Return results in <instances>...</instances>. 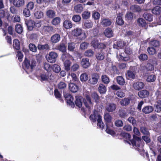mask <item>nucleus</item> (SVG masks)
Listing matches in <instances>:
<instances>
[{"label":"nucleus","mask_w":161,"mask_h":161,"mask_svg":"<svg viewBox=\"0 0 161 161\" xmlns=\"http://www.w3.org/2000/svg\"><path fill=\"white\" fill-rule=\"evenodd\" d=\"M13 46L14 48L18 50L19 48V42L17 39H14L13 41Z\"/></svg>","instance_id":"40"},{"label":"nucleus","mask_w":161,"mask_h":161,"mask_svg":"<svg viewBox=\"0 0 161 161\" xmlns=\"http://www.w3.org/2000/svg\"><path fill=\"white\" fill-rule=\"evenodd\" d=\"M90 16V13L88 11H85L82 14V17L83 19H87L89 18Z\"/></svg>","instance_id":"48"},{"label":"nucleus","mask_w":161,"mask_h":161,"mask_svg":"<svg viewBox=\"0 0 161 161\" xmlns=\"http://www.w3.org/2000/svg\"><path fill=\"white\" fill-rule=\"evenodd\" d=\"M63 94L64 97L66 100L67 104L70 106L71 107L74 108L75 104L73 102V97L69 93L64 92Z\"/></svg>","instance_id":"8"},{"label":"nucleus","mask_w":161,"mask_h":161,"mask_svg":"<svg viewBox=\"0 0 161 161\" xmlns=\"http://www.w3.org/2000/svg\"><path fill=\"white\" fill-rule=\"evenodd\" d=\"M34 15L36 18L40 19L43 17V13L40 11H37L35 13Z\"/></svg>","instance_id":"42"},{"label":"nucleus","mask_w":161,"mask_h":161,"mask_svg":"<svg viewBox=\"0 0 161 161\" xmlns=\"http://www.w3.org/2000/svg\"><path fill=\"white\" fill-rule=\"evenodd\" d=\"M150 45L157 47L159 45V42L156 40H153L151 41L149 43Z\"/></svg>","instance_id":"57"},{"label":"nucleus","mask_w":161,"mask_h":161,"mask_svg":"<svg viewBox=\"0 0 161 161\" xmlns=\"http://www.w3.org/2000/svg\"><path fill=\"white\" fill-rule=\"evenodd\" d=\"M143 17L147 21L151 22L153 19V15L150 14L144 13Z\"/></svg>","instance_id":"33"},{"label":"nucleus","mask_w":161,"mask_h":161,"mask_svg":"<svg viewBox=\"0 0 161 161\" xmlns=\"http://www.w3.org/2000/svg\"><path fill=\"white\" fill-rule=\"evenodd\" d=\"M43 30L45 32H49L52 31L53 28L51 26H44L43 27Z\"/></svg>","instance_id":"43"},{"label":"nucleus","mask_w":161,"mask_h":161,"mask_svg":"<svg viewBox=\"0 0 161 161\" xmlns=\"http://www.w3.org/2000/svg\"><path fill=\"white\" fill-rule=\"evenodd\" d=\"M98 90L101 94H104L106 92L107 89L104 85L102 84H100L98 88Z\"/></svg>","instance_id":"23"},{"label":"nucleus","mask_w":161,"mask_h":161,"mask_svg":"<svg viewBox=\"0 0 161 161\" xmlns=\"http://www.w3.org/2000/svg\"><path fill=\"white\" fill-rule=\"evenodd\" d=\"M80 80L82 81H86L88 79V76L87 74L84 73L82 74L80 77Z\"/></svg>","instance_id":"50"},{"label":"nucleus","mask_w":161,"mask_h":161,"mask_svg":"<svg viewBox=\"0 0 161 161\" xmlns=\"http://www.w3.org/2000/svg\"><path fill=\"white\" fill-rule=\"evenodd\" d=\"M15 31L19 34L21 33L23 31V28L20 24L16 25L15 26Z\"/></svg>","instance_id":"47"},{"label":"nucleus","mask_w":161,"mask_h":161,"mask_svg":"<svg viewBox=\"0 0 161 161\" xmlns=\"http://www.w3.org/2000/svg\"><path fill=\"white\" fill-rule=\"evenodd\" d=\"M125 45V43L124 42L121 40H119L117 41V44H114L113 45V47L114 48L118 49V47L121 48L123 47Z\"/></svg>","instance_id":"25"},{"label":"nucleus","mask_w":161,"mask_h":161,"mask_svg":"<svg viewBox=\"0 0 161 161\" xmlns=\"http://www.w3.org/2000/svg\"><path fill=\"white\" fill-rule=\"evenodd\" d=\"M126 75V76H128L129 78L134 79L135 77L134 73L130 70H128Z\"/></svg>","instance_id":"61"},{"label":"nucleus","mask_w":161,"mask_h":161,"mask_svg":"<svg viewBox=\"0 0 161 161\" xmlns=\"http://www.w3.org/2000/svg\"><path fill=\"white\" fill-rule=\"evenodd\" d=\"M98 41L96 39H93L91 42V45L95 48H98L99 44Z\"/></svg>","instance_id":"36"},{"label":"nucleus","mask_w":161,"mask_h":161,"mask_svg":"<svg viewBox=\"0 0 161 161\" xmlns=\"http://www.w3.org/2000/svg\"><path fill=\"white\" fill-rule=\"evenodd\" d=\"M130 102V100L128 99L124 98L120 101V103L122 105H128Z\"/></svg>","instance_id":"54"},{"label":"nucleus","mask_w":161,"mask_h":161,"mask_svg":"<svg viewBox=\"0 0 161 161\" xmlns=\"http://www.w3.org/2000/svg\"><path fill=\"white\" fill-rule=\"evenodd\" d=\"M140 130L141 132L143 133L144 135L147 136L149 135V132L145 127H141Z\"/></svg>","instance_id":"59"},{"label":"nucleus","mask_w":161,"mask_h":161,"mask_svg":"<svg viewBox=\"0 0 161 161\" xmlns=\"http://www.w3.org/2000/svg\"><path fill=\"white\" fill-rule=\"evenodd\" d=\"M61 19L59 17H56L54 18L52 21V23L54 25H58L60 22Z\"/></svg>","instance_id":"39"},{"label":"nucleus","mask_w":161,"mask_h":161,"mask_svg":"<svg viewBox=\"0 0 161 161\" xmlns=\"http://www.w3.org/2000/svg\"><path fill=\"white\" fill-rule=\"evenodd\" d=\"M147 52L150 55H153L156 53L155 49L152 47H150L147 48Z\"/></svg>","instance_id":"56"},{"label":"nucleus","mask_w":161,"mask_h":161,"mask_svg":"<svg viewBox=\"0 0 161 161\" xmlns=\"http://www.w3.org/2000/svg\"><path fill=\"white\" fill-rule=\"evenodd\" d=\"M76 100L75 101V103L76 105L79 108L81 107V110L85 112V110L82 107V102L83 101L86 107L89 111H90L93 107V105L92 102L90 97L88 95H86V99H84L81 96H77L75 97Z\"/></svg>","instance_id":"2"},{"label":"nucleus","mask_w":161,"mask_h":161,"mask_svg":"<svg viewBox=\"0 0 161 161\" xmlns=\"http://www.w3.org/2000/svg\"><path fill=\"white\" fill-rule=\"evenodd\" d=\"M99 77V76L98 74L93 73L92 78L89 79L88 82L91 84L95 85L97 83Z\"/></svg>","instance_id":"10"},{"label":"nucleus","mask_w":161,"mask_h":161,"mask_svg":"<svg viewBox=\"0 0 161 161\" xmlns=\"http://www.w3.org/2000/svg\"><path fill=\"white\" fill-rule=\"evenodd\" d=\"M80 64L83 68L86 69L91 65L89 59L88 58H83L80 62Z\"/></svg>","instance_id":"13"},{"label":"nucleus","mask_w":161,"mask_h":161,"mask_svg":"<svg viewBox=\"0 0 161 161\" xmlns=\"http://www.w3.org/2000/svg\"><path fill=\"white\" fill-rule=\"evenodd\" d=\"M10 15V14L7 10H0V18L6 19L10 21L11 18Z\"/></svg>","instance_id":"11"},{"label":"nucleus","mask_w":161,"mask_h":161,"mask_svg":"<svg viewBox=\"0 0 161 161\" xmlns=\"http://www.w3.org/2000/svg\"><path fill=\"white\" fill-rule=\"evenodd\" d=\"M161 12V7L159 6H156L152 10V13L155 14H159Z\"/></svg>","instance_id":"32"},{"label":"nucleus","mask_w":161,"mask_h":161,"mask_svg":"<svg viewBox=\"0 0 161 161\" xmlns=\"http://www.w3.org/2000/svg\"><path fill=\"white\" fill-rule=\"evenodd\" d=\"M104 119L106 122H109L111 121V117L109 114L106 113L104 115Z\"/></svg>","instance_id":"62"},{"label":"nucleus","mask_w":161,"mask_h":161,"mask_svg":"<svg viewBox=\"0 0 161 161\" xmlns=\"http://www.w3.org/2000/svg\"><path fill=\"white\" fill-rule=\"evenodd\" d=\"M63 27L66 29H69L73 26V24L72 22L68 19L64 20L63 24Z\"/></svg>","instance_id":"20"},{"label":"nucleus","mask_w":161,"mask_h":161,"mask_svg":"<svg viewBox=\"0 0 161 161\" xmlns=\"http://www.w3.org/2000/svg\"><path fill=\"white\" fill-rule=\"evenodd\" d=\"M101 23L104 26H107L111 25L112 22L107 18H102L101 19Z\"/></svg>","instance_id":"19"},{"label":"nucleus","mask_w":161,"mask_h":161,"mask_svg":"<svg viewBox=\"0 0 161 161\" xmlns=\"http://www.w3.org/2000/svg\"><path fill=\"white\" fill-rule=\"evenodd\" d=\"M36 65V61L35 60H32L30 61L25 59L24 61L23 69L27 74H29L32 72L33 68Z\"/></svg>","instance_id":"5"},{"label":"nucleus","mask_w":161,"mask_h":161,"mask_svg":"<svg viewBox=\"0 0 161 161\" xmlns=\"http://www.w3.org/2000/svg\"><path fill=\"white\" fill-rule=\"evenodd\" d=\"M94 53V51L92 49H90L86 51L85 52L84 55L87 57H90L93 56Z\"/></svg>","instance_id":"45"},{"label":"nucleus","mask_w":161,"mask_h":161,"mask_svg":"<svg viewBox=\"0 0 161 161\" xmlns=\"http://www.w3.org/2000/svg\"><path fill=\"white\" fill-rule=\"evenodd\" d=\"M81 19V18L79 15H75L72 17V20L75 22H79Z\"/></svg>","instance_id":"55"},{"label":"nucleus","mask_w":161,"mask_h":161,"mask_svg":"<svg viewBox=\"0 0 161 161\" xmlns=\"http://www.w3.org/2000/svg\"><path fill=\"white\" fill-rule=\"evenodd\" d=\"M139 58L140 60L142 61H145L147 59V56L146 54H142L140 55Z\"/></svg>","instance_id":"64"},{"label":"nucleus","mask_w":161,"mask_h":161,"mask_svg":"<svg viewBox=\"0 0 161 161\" xmlns=\"http://www.w3.org/2000/svg\"><path fill=\"white\" fill-rule=\"evenodd\" d=\"M144 86V84L141 81L136 82L133 84V87L136 90L138 91L143 89Z\"/></svg>","instance_id":"12"},{"label":"nucleus","mask_w":161,"mask_h":161,"mask_svg":"<svg viewBox=\"0 0 161 161\" xmlns=\"http://www.w3.org/2000/svg\"><path fill=\"white\" fill-rule=\"evenodd\" d=\"M100 14L98 12L94 11L92 14V17L95 20L99 19L100 17Z\"/></svg>","instance_id":"49"},{"label":"nucleus","mask_w":161,"mask_h":161,"mask_svg":"<svg viewBox=\"0 0 161 161\" xmlns=\"http://www.w3.org/2000/svg\"><path fill=\"white\" fill-rule=\"evenodd\" d=\"M122 135L125 138L129 140V141H126L127 143L130 144V143H131L135 148L139 151L140 154L144 156L145 155L148 160L150 161L148 153L147 152H145L143 149V145L141 138L134 135L133 136L134 139L132 140H130L131 136L129 134L123 132L122 133Z\"/></svg>","instance_id":"1"},{"label":"nucleus","mask_w":161,"mask_h":161,"mask_svg":"<svg viewBox=\"0 0 161 161\" xmlns=\"http://www.w3.org/2000/svg\"><path fill=\"white\" fill-rule=\"evenodd\" d=\"M35 22L32 20H30L28 21L27 25L28 30L30 31L32 30L35 27Z\"/></svg>","instance_id":"30"},{"label":"nucleus","mask_w":161,"mask_h":161,"mask_svg":"<svg viewBox=\"0 0 161 161\" xmlns=\"http://www.w3.org/2000/svg\"><path fill=\"white\" fill-rule=\"evenodd\" d=\"M62 59L65 70L67 71L70 70L71 64L70 60H74L73 57L68 53H64L62 55Z\"/></svg>","instance_id":"3"},{"label":"nucleus","mask_w":161,"mask_h":161,"mask_svg":"<svg viewBox=\"0 0 161 161\" xmlns=\"http://www.w3.org/2000/svg\"><path fill=\"white\" fill-rule=\"evenodd\" d=\"M52 76L51 74L47 72L46 73H43L41 74L40 76L36 77L41 81L48 80L49 79H51V77Z\"/></svg>","instance_id":"9"},{"label":"nucleus","mask_w":161,"mask_h":161,"mask_svg":"<svg viewBox=\"0 0 161 161\" xmlns=\"http://www.w3.org/2000/svg\"><path fill=\"white\" fill-rule=\"evenodd\" d=\"M116 108V105L113 103H110L107 104L106 109L108 112H112L114 111Z\"/></svg>","instance_id":"17"},{"label":"nucleus","mask_w":161,"mask_h":161,"mask_svg":"<svg viewBox=\"0 0 161 161\" xmlns=\"http://www.w3.org/2000/svg\"><path fill=\"white\" fill-rule=\"evenodd\" d=\"M153 108L152 106H147L144 107L142 110L143 113L145 114H148L151 113L153 110Z\"/></svg>","instance_id":"24"},{"label":"nucleus","mask_w":161,"mask_h":161,"mask_svg":"<svg viewBox=\"0 0 161 161\" xmlns=\"http://www.w3.org/2000/svg\"><path fill=\"white\" fill-rule=\"evenodd\" d=\"M137 22L138 25L142 27H145L147 25L145 20L142 18L138 19L137 20Z\"/></svg>","instance_id":"29"},{"label":"nucleus","mask_w":161,"mask_h":161,"mask_svg":"<svg viewBox=\"0 0 161 161\" xmlns=\"http://www.w3.org/2000/svg\"><path fill=\"white\" fill-rule=\"evenodd\" d=\"M89 44L86 42H83L81 43L80 45V48L82 50L85 49L88 47Z\"/></svg>","instance_id":"60"},{"label":"nucleus","mask_w":161,"mask_h":161,"mask_svg":"<svg viewBox=\"0 0 161 161\" xmlns=\"http://www.w3.org/2000/svg\"><path fill=\"white\" fill-rule=\"evenodd\" d=\"M69 89L73 92H76L78 90V86L73 83H70L69 84Z\"/></svg>","instance_id":"26"},{"label":"nucleus","mask_w":161,"mask_h":161,"mask_svg":"<svg viewBox=\"0 0 161 161\" xmlns=\"http://www.w3.org/2000/svg\"><path fill=\"white\" fill-rule=\"evenodd\" d=\"M116 22L119 25H122L124 24V21L120 16H118L116 19Z\"/></svg>","instance_id":"58"},{"label":"nucleus","mask_w":161,"mask_h":161,"mask_svg":"<svg viewBox=\"0 0 161 161\" xmlns=\"http://www.w3.org/2000/svg\"><path fill=\"white\" fill-rule=\"evenodd\" d=\"M90 119L91 121L94 122L97 120V126L101 129H103L104 124L102 120V117L97 114V111L94 112L93 114H92L90 116Z\"/></svg>","instance_id":"4"},{"label":"nucleus","mask_w":161,"mask_h":161,"mask_svg":"<svg viewBox=\"0 0 161 161\" xmlns=\"http://www.w3.org/2000/svg\"><path fill=\"white\" fill-rule=\"evenodd\" d=\"M83 9V5L81 4H78L74 7V10L77 13H80L82 11Z\"/></svg>","instance_id":"27"},{"label":"nucleus","mask_w":161,"mask_h":161,"mask_svg":"<svg viewBox=\"0 0 161 161\" xmlns=\"http://www.w3.org/2000/svg\"><path fill=\"white\" fill-rule=\"evenodd\" d=\"M130 9L134 12H139L141 10L140 7L137 5H132L130 7Z\"/></svg>","instance_id":"34"},{"label":"nucleus","mask_w":161,"mask_h":161,"mask_svg":"<svg viewBox=\"0 0 161 161\" xmlns=\"http://www.w3.org/2000/svg\"><path fill=\"white\" fill-rule=\"evenodd\" d=\"M75 43L73 42L69 43L68 45V50L70 51H73L75 48Z\"/></svg>","instance_id":"44"},{"label":"nucleus","mask_w":161,"mask_h":161,"mask_svg":"<svg viewBox=\"0 0 161 161\" xmlns=\"http://www.w3.org/2000/svg\"><path fill=\"white\" fill-rule=\"evenodd\" d=\"M138 95L140 98H144L148 97L149 92L147 90H143L139 92Z\"/></svg>","instance_id":"18"},{"label":"nucleus","mask_w":161,"mask_h":161,"mask_svg":"<svg viewBox=\"0 0 161 161\" xmlns=\"http://www.w3.org/2000/svg\"><path fill=\"white\" fill-rule=\"evenodd\" d=\"M10 3H12L16 7H20L24 4V0H9Z\"/></svg>","instance_id":"16"},{"label":"nucleus","mask_w":161,"mask_h":161,"mask_svg":"<svg viewBox=\"0 0 161 161\" xmlns=\"http://www.w3.org/2000/svg\"><path fill=\"white\" fill-rule=\"evenodd\" d=\"M29 47L30 50L32 52H36L37 51L36 47L33 44L30 43Z\"/></svg>","instance_id":"51"},{"label":"nucleus","mask_w":161,"mask_h":161,"mask_svg":"<svg viewBox=\"0 0 161 161\" xmlns=\"http://www.w3.org/2000/svg\"><path fill=\"white\" fill-rule=\"evenodd\" d=\"M23 13L24 15L27 17L30 16L31 15L29 9L27 8H25L23 11Z\"/></svg>","instance_id":"63"},{"label":"nucleus","mask_w":161,"mask_h":161,"mask_svg":"<svg viewBox=\"0 0 161 161\" xmlns=\"http://www.w3.org/2000/svg\"><path fill=\"white\" fill-rule=\"evenodd\" d=\"M93 24V22L89 20H86L83 22L82 27L85 29L91 28L92 27Z\"/></svg>","instance_id":"15"},{"label":"nucleus","mask_w":161,"mask_h":161,"mask_svg":"<svg viewBox=\"0 0 161 161\" xmlns=\"http://www.w3.org/2000/svg\"><path fill=\"white\" fill-rule=\"evenodd\" d=\"M60 40V36L58 34H56L53 35L51 38V41L52 43H56L58 42Z\"/></svg>","instance_id":"21"},{"label":"nucleus","mask_w":161,"mask_h":161,"mask_svg":"<svg viewBox=\"0 0 161 161\" xmlns=\"http://www.w3.org/2000/svg\"><path fill=\"white\" fill-rule=\"evenodd\" d=\"M38 48L39 50L48 49L49 48V46L47 44L44 45L38 44Z\"/></svg>","instance_id":"52"},{"label":"nucleus","mask_w":161,"mask_h":161,"mask_svg":"<svg viewBox=\"0 0 161 161\" xmlns=\"http://www.w3.org/2000/svg\"><path fill=\"white\" fill-rule=\"evenodd\" d=\"M102 80L103 82L106 84H108L109 82V79L108 77L105 75H102Z\"/></svg>","instance_id":"46"},{"label":"nucleus","mask_w":161,"mask_h":161,"mask_svg":"<svg viewBox=\"0 0 161 161\" xmlns=\"http://www.w3.org/2000/svg\"><path fill=\"white\" fill-rule=\"evenodd\" d=\"M113 123L111 121L106 122L107 129L106 130L107 133L112 135H114L115 134L114 132L111 129L113 127Z\"/></svg>","instance_id":"14"},{"label":"nucleus","mask_w":161,"mask_h":161,"mask_svg":"<svg viewBox=\"0 0 161 161\" xmlns=\"http://www.w3.org/2000/svg\"><path fill=\"white\" fill-rule=\"evenodd\" d=\"M57 49L62 52H65L66 51V47L63 43L58 44L57 47Z\"/></svg>","instance_id":"28"},{"label":"nucleus","mask_w":161,"mask_h":161,"mask_svg":"<svg viewBox=\"0 0 161 161\" xmlns=\"http://www.w3.org/2000/svg\"><path fill=\"white\" fill-rule=\"evenodd\" d=\"M105 55L102 52L98 53L96 55V58L97 59L99 60H102L104 58Z\"/></svg>","instance_id":"37"},{"label":"nucleus","mask_w":161,"mask_h":161,"mask_svg":"<svg viewBox=\"0 0 161 161\" xmlns=\"http://www.w3.org/2000/svg\"><path fill=\"white\" fill-rule=\"evenodd\" d=\"M71 35L75 37H78L81 36L82 34H83V36L82 39H85L86 36L85 33L83 32V30L81 28L79 27H76L74 29L71 31Z\"/></svg>","instance_id":"6"},{"label":"nucleus","mask_w":161,"mask_h":161,"mask_svg":"<svg viewBox=\"0 0 161 161\" xmlns=\"http://www.w3.org/2000/svg\"><path fill=\"white\" fill-rule=\"evenodd\" d=\"M47 16L50 18H53L55 16V13L52 10H48L46 12Z\"/></svg>","instance_id":"35"},{"label":"nucleus","mask_w":161,"mask_h":161,"mask_svg":"<svg viewBox=\"0 0 161 161\" xmlns=\"http://www.w3.org/2000/svg\"><path fill=\"white\" fill-rule=\"evenodd\" d=\"M156 79V76L155 75L153 74L150 75H148L147 80L149 82H153Z\"/></svg>","instance_id":"38"},{"label":"nucleus","mask_w":161,"mask_h":161,"mask_svg":"<svg viewBox=\"0 0 161 161\" xmlns=\"http://www.w3.org/2000/svg\"><path fill=\"white\" fill-rule=\"evenodd\" d=\"M116 80L117 83L120 85H124L125 83L124 79L121 76L117 77Z\"/></svg>","instance_id":"31"},{"label":"nucleus","mask_w":161,"mask_h":161,"mask_svg":"<svg viewBox=\"0 0 161 161\" xmlns=\"http://www.w3.org/2000/svg\"><path fill=\"white\" fill-rule=\"evenodd\" d=\"M105 36L108 38L112 37L113 36V33L111 29L109 28L106 29L104 32Z\"/></svg>","instance_id":"22"},{"label":"nucleus","mask_w":161,"mask_h":161,"mask_svg":"<svg viewBox=\"0 0 161 161\" xmlns=\"http://www.w3.org/2000/svg\"><path fill=\"white\" fill-rule=\"evenodd\" d=\"M145 68L147 71H152L154 69V66L153 65L148 63L146 65Z\"/></svg>","instance_id":"53"},{"label":"nucleus","mask_w":161,"mask_h":161,"mask_svg":"<svg viewBox=\"0 0 161 161\" xmlns=\"http://www.w3.org/2000/svg\"><path fill=\"white\" fill-rule=\"evenodd\" d=\"M52 69L53 71L56 73L59 72L61 70L60 66L57 64H53L52 66Z\"/></svg>","instance_id":"41"},{"label":"nucleus","mask_w":161,"mask_h":161,"mask_svg":"<svg viewBox=\"0 0 161 161\" xmlns=\"http://www.w3.org/2000/svg\"><path fill=\"white\" fill-rule=\"evenodd\" d=\"M58 54L57 53L54 52H50L48 54H47L46 56V58L47 61L50 63H54L56 61Z\"/></svg>","instance_id":"7"}]
</instances>
